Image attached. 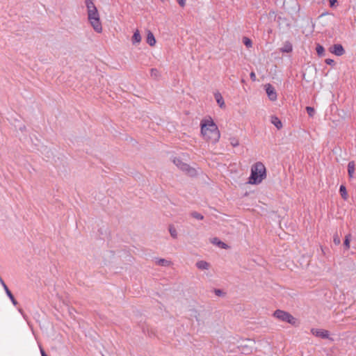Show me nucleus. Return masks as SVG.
<instances>
[{
    "label": "nucleus",
    "mask_w": 356,
    "mask_h": 356,
    "mask_svg": "<svg viewBox=\"0 0 356 356\" xmlns=\"http://www.w3.org/2000/svg\"><path fill=\"white\" fill-rule=\"evenodd\" d=\"M200 125L201 134L207 141L214 144L219 140L220 137V131L211 118L202 120Z\"/></svg>",
    "instance_id": "f257e3e1"
},
{
    "label": "nucleus",
    "mask_w": 356,
    "mask_h": 356,
    "mask_svg": "<svg viewBox=\"0 0 356 356\" xmlns=\"http://www.w3.org/2000/svg\"><path fill=\"white\" fill-rule=\"evenodd\" d=\"M85 4L87 9L88 20L90 24L95 32L98 33H102V25L99 14L93 0H85Z\"/></svg>",
    "instance_id": "f03ea898"
},
{
    "label": "nucleus",
    "mask_w": 356,
    "mask_h": 356,
    "mask_svg": "<svg viewBox=\"0 0 356 356\" xmlns=\"http://www.w3.org/2000/svg\"><path fill=\"white\" fill-rule=\"evenodd\" d=\"M266 177V170L261 162H257L251 167V173L248 183L250 184H259Z\"/></svg>",
    "instance_id": "7ed1b4c3"
},
{
    "label": "nucleus",
    "mask_w": 356,
    "mask_h": 356,
    "mask_svg": "<svg viewBox=\"0 0 356 356\" xmlns=\"http://www.w3.org/2000/svg\"><path fill=\"white\" fill-rule=\"evenodd\" d=\"M273 316L281 321L288 323L293 325L296 323V319L291 314L281 309L275 311Z\"/></svg>",
    "instance_id": "20e7f679"
},
{
    "label": "nucleus",
    "mask_w": 356,
    "mask_h": 356,
    "mask_svg": "<svg viewBox=\"0 0 356 356\" xmlns=\"http://www.w3.org/2000/svg\"><path fill=\"white\" fill-rule=\"evenodd\" d=\"M174 164L181 170L185 172L191 177L196 175V170L191 168L188 164L184 163L179 158H174Z\"/></svg>",
    "instance_id": "39448f33"
},
{
    "label": "nucleus",
    "mask_w": 356,
    "mask_h": 356,
    "mask_svg": "<svg viewBox=\"0 0 356 356\" xmlns=\"http://www.w3.org/2000/svg\"><path fill=\"white\" fill-rule=\"evenodd\" d=\"M264 87L268 99L273 102L275 101L277 98V95L275 88L270 83L266 84Z\"/></svg>",
    "instance_id": "423d86ee"
},
{
    "label": "nucleus",
    "mask_w": 356,
    "mask_h": 356,
    "mask_svg": "<svg viewBox=\"0 0 356 356\" xmlns=\"http://www.w3.org/2000/svg\"><path fill=\"white\" fill-rule=\"evenodd\" d=\"M329 51L337 56H341L345 54V49L341 44H335L329 48Z\"/></svg>",
    "instance_id": "0eeeda50"
},
{
    "label": "nucleus",
    "mask_w": 356,
    "mask_h": 356,
    "mask_svg": "<svg viewBox=\"0 0 356 356\" xmlns=\"http://www.w3.org/2000/svg\"><path fill=\"white\" fill-rule=\"evenodd\" d=\"M0 283L1 284L2 286L3 287L7 296H8V298H10V300H11L12 303L15 306L17 305V301L15 300V297L13 296V293H11V291L9 290V289L8 288L7 285L5 284L4 281L3 280V279L1 278V277L0 276Z\"/></svg>",
    "instance_id": "6e6552de"
},
{
    "label": "nucleus",
    "mask_w": 356,
    "mask_h": 356,
    "mask_svg": "<svg viewBox=\"0 0 356 356\" xmlns=\"http://www.w3.org/2000/svg\"><path fill=\"white\" fill-rule=\"evenodd\" d=\"M311 332L316 337H318L322 339H327L329 337V332L325 330L312 328L311 330Z\"/></svg>",
    "instance_id": "1a4fd4ad"
},
{
    "label": "nucleus",
    "mask_w": 356,
    "mask_h": 356,
    "mask_svg": "<svg viewBox=\"0 0 356 356\" xmlns=\"http://www.w3.org/2000/svg\"><path fill=\"white\" fill-rule=\"evenodd\" d=\"M146 41L147 43L151 47L154 46L156 44V39L154 35L150 31H148L147 32Z\"/></svg>",
    "instance_id": "9d476101"
},
{
    "label": "nucleus",
    "mask_w": 356,
    "mask_h": 356,
    "mask_svg": "<svg viewBox=\"0 0 356 356\" xmlns=\"http://www.w3.org/2000/svg\"><path fill=\"white\" fill-rule=\"evenodd\" d=\"M355 169V162L350 161L348 164V174L349 178L352 179L354 177Z\"/></svg>",
    "instance_id": "9b49d317"
},
{
    "label": "nucleus",
    "mask_w": 356,
    "mask_h": 356,
    "mask_svg": "<svg viewBox=\"0 0 356 356\" xmlns=\"http://www.w3.org/2000/svg\"><path fill=\"white\" fill-rule=\"evenodd\" d=\"M270 122L277 129L282 128V122L277 116H272Z\"/></svg>",
    "instance_id": "f8f14e48"
},
{
    "label": "nucleus",
    "mask_w": 356,
    "mask_h": 356,
    "mask_svg": "<svg viewBox=\"0 0 356 356\" xmlns=\"http://www.w3.org/2000/svg\"><path fill=\"white\" fill-rule=\"evenodd\" d=\"M214 97L218 106L220 108L225 107V102L220 92H216L214 94Z\"/></svg>",
    "instance_id": "ddd939ff"
},
{
    "label": "nucleus",
    "mask_w": 356,
    "mask_h": 356,
    "mask_svg": "<svg viewBox=\"0 0 356 356\" xmlns=\"http://www.w3.org/2000/svg\"><path fill=\"white\" fill-rule=\"evenodd\" d=\"M195 265L200 270H207L209 268V264L203 260L198 261Z\"/></svg>",
    "instance_id": "4468645a"
},
{
    "label": "nucleus",
    "mask_w": 356,
    "mask_h": 356,
    "mask_svg": "<svg viewBox=\"0 0 356 356\" xmlns=\"http://www.w3.org/2000/svg\"><path fill=\"white\" fill-rule=\"evenodd\" d=\"M132 43L135 44L136 43H139L141 41V36L138 30H136L132 36Z\"/></svg>",
    "instance_id": "2eb2a0df"
},
{
    "label": "nucleus",
    "mask_w": 356,
    "mask_h": 356,
    "mask_svg": "<svg viewBox=\"0 0 356 356\" xmlns=\"http://www.w3.org/2000/svg\"><path fill=\"white\" fill-rule=\"evenodd\" d=\"M339 193L344 200H347L348 198V195L347 193L346 188L344 185H341L339 187Z\"/></svg>",
    "instance_id": "dca6fc26"
},
{
    "label": "nucleus",
    "mask_w": 356,
    "mask_h": 356,
    "mask_svg": "<svg viewBox=\"0 0 356 356\" xmlns=\"http://www.w3.org/2000/svg\"><path fill=\"white\" fill-rule=\"evenodd\" d=\"M212 243L217 245L218 246L220 247L223 249H227L228 248V245L225 243L224 242L220 241L218 238H213L211 241Z\"/></svg>",
    "instance_id": "f3484780"
},
{
    "label": "nucleus",
    "mask_w": 356,
    "mask_h": 356,
    "mask_svg": "<svg viewBox=\"0 0 356 356\" xmlns=\"http://www.w3.org/2000/svg\"><path fill=\"white\" fill-rule=\"evenodd\" d=\"M156 264L161 266H168L171 262L165 259H156Z\"/></svg>",
    "instance_id": "a211bd4d"
},
{
    "label": "nucleus",
    "mask_w": 356,
    "mask_h": 356,
    "mask_svg": "<svg viewBox=\"0 0 356 356\" xmlns=\"http://www.w3.org/2000/svg\"><path fill=\"white\" fill-rule=\"evenodd\" d=\"M316 51L318 56L323 57L325 56V49L322 45L317 44Z\"/></svg>",
    "instance_id": "6ab92c4d"
},
{
    "label": "nucleus",
    "mask_w": 356,
    "mask_h": 356,
    "mask_svg": "<svg viewBox=\"0 0 356 356\" xmlns=\"http://www.w3.org/2000/svg\"><path fill=\"white\" fill-rule=\"evenodd\" d=\"M169 232L170 234V236L173 238H177V229H175V227L172 225H170L169 226Z\"/></svg>",
    "instance_id": "aec40b11"
},
{
    "label": "nucleus",
    "mask_w": 356,
    "mask_h": 356,
    "mask_svg": "<svg viewBox=\"0 0 356 356\" xmlns=\"http://www.w3.org/2000/svg\"><path fill=\"white\" fill-rule=\"evenodd\" d=\"M191 216L193 218H195L197 220H203L204 219V216L201 213H198L197 211L191 212Z\"/></svg>",
    "instance_id": "412c9836"
},
{
    "label": "nucleus",
    "mask_w": 356,
    "mask_h": 356,
    "mask_svg": "<svg viewBox=\"0 0 356 356\" xmlns=\"http://www.w3.org/2000/svg\"><path fill=\"white\" fill-rule=\"evenodd\" d=\"M306 111L309 117H313L315 114V110L313 107L307 106Z\"/></svg>",
    "instance_id": "4be33fe9"
},
{
    "label": "nucleus",
    "mask_w": 356,
    "mask_h": 356,
    "mask_svg": "<svg viewBox=\"0 0 356 356\" xmlns=\"http://www.w3.org/2000/svg\"><path fill=\"white\" fill-rule=\"evenodd\" d=\"M350 235L346 236L345 240L343 242V245H344L346 249H347V250L350 248Z\"/></svg>",
    "instance_id": "5701e85b"
},
{
    "label": "nucleus",
    "mask_w": 356,
    "mask_h": 356,
    "mask_svg": "<svg viewBox=\"0 0 356 356\" xmlns=\"http://www.w3.org/2000/svg\"><path fill=\"white\" fill-rule=\"evenodd\" d=\"M243 43L247 47H251L252 44L251 40L246 37L243 38Z\"/></svg>",
    "instance_id": "b1692460"
},
{
    "label": "nucleus",
    "mask_w": 356,
    "mask_h": 356,
    "mask_svg": "<svg viewBox=\"0 0 356 356\" xmlns=\"http://www.w3.org/2000/svg\"><path fill=\"white\" fill-rule=\"evenodd\" d=\"M151 76L153 77H157L159 76V71L155 68L151 69Z\"/></svg>",
    "instance_id": "393cba45"
},
{
    "label": "nucleus",
    "mask_w": 356,
    "mask_h": 356,
    "mask_svg": "<svg viewBox=\"0 0 356 356\" xmlns=\"http://www.w3.org/2000/svg\"><path fill=\"white\" fill-rule=\"evenodd\" d=\"M291 51H292V47L291 44L285 46V48L284 49H282L283 52H286V53L291 52Z\"/></svg>",
    "instance_id": "a878e982"
},
{
    "label": "nucleus",
    "mask_w": 356,
    "mask_h": 356,
    "mask_svg": "<svg viewBox=\"0 0 356 356\" xmlns=\"http://www.w3.org/2000/svg\"><path fill=\"white\" fill-rule=\"evenodd\" d=\"M325 63L329 65H334L335 64V62L333 59L331 58H327L325 60Z\"/></svg>",
    "instance_id": "bb28decb"
},
{
    "label": "nucleus",
    "mask_w": 356,
    "mask_h": 356,
    "mask_svg": "<svg viewBox=\"0 0 356 356\" xmlns=\"http://www.w3.org/2000/svg\"><path fill=\"white\" fill-rule=\"evenodd\" d=\"M230 143L233 147H237L239 144L238 140L235 138L232 139Z\"/></svg>",
    "instance_id": "cd10ccee"
},
{
    "label": "nucleus",
    "mask_w": 356,
    "mask_h": 356,
    "mask_svg": "<svg viewBox=\"0 0 356 356\" xmlns=\"http://www.w3.org/2000/svg\"><path fill=\"white\" fill-rule=\"evenodd\" d=\"M333 241L334 243L336 244V245H339L340 243V238H339V236L337 235L334 236V239H333Z\"/></svg>",
    "instance_id": "c85d7f7f"
},
{
    "label": "nucleus",
    "mask_w": 356,
    "mask_h": 356,
    "mask_svg": "<svg viewBox=\"0 0 356 356\" xmlns=\"http://www.w3.org/2000/svg\"><path fill=\"white\" fill-rule=\"evenodd\" d=\"M179 5L184 8L186 6V0H177Z\"/></svg>",
    "instance_id": "c756f323"
},
{
    "label": "nucleus",
    "mask_w": 356,
    "mask_h": 356,
    "mask_svg": "<svg viewBox=\"0 0 356 356\" xmlns=\"http://www.w3.org/2000/svg\"><path fill=\"white\" fill-rule=\"evenodd\" d=\"M250 77L252 81H255L257 79L256 74L254 72H251L250 74Z\"/></svg>",
    "instance_id": "7c9ffc66"
},
{
    "label": "nucleus",
    "mask_w": 356,
    "mask_h": 356,
    "mask_svg": "<svg viewBox=\"0 0 356 356\" xmlns=\"http://www.w3.org/2000/svg\"><path fill=\"white\" fill-rule=\"evenodd\" d=\"M214 292H215V294L218 296H220L223 294L222 291L220 289H215Z\"/></svg>",
    "instance_id": "2f4dec72"
},
{
    "label": "nucleus",
    "mask_w": 356,
    "mask_h": 356,
    "mask_svg": "<svg viewBox=\"0 0 356 356\" xmlns=\"http://www.w3.org/2000/svg\"><path fill=\"white\" fill-rule=\"evenodd\" d=\"M337 2V0H330V4L331 7H333L335 6V3Z\"/></svg>",
    "instance_id": "473e14b6"
},
{
    "label": "nucleus",
    "mask_w": 356,
    "mask_h": 356,
    "mask_svg": "<svg viewBox=\"0 0 356 356\" xmlns=\"http://www.w3.org/2000/svg\"><path fill=\"white\" fill-rule=\"evenodd\" d=\"M40 353H41L42 356H43L44 354H46L44 350L42 348H40Z\"/></svg>",
    "instance_id": "72a5a7b5"
},
{
    "label": "nucleus",
    "mask_w": 356,
    "mask_h": 356,
    "mask_svg": "<svg viewBox=\"0 0 356 356\" xmlns=\"http://www.w3.org/2000/svg\"><path fill=\"white\" fill-rule=\"evenodd\" d=\"M23 129H25V127H23V128H20V130H23Z\"/></svg>",
    "instance_id": "f704fd0d"
},
{
    "label": "nucleus",
    "mask_w": 356,
    "mask_h": 356,
    "mask_svg": "<svg viewBox=\"0 0 356 356\" xmlns=\"http://www.w3.org/2000/svg\"><path fill=\"white\" fill-rule=\"evenodd\" d=\"M43 356H47V354H44V355H43Z\"/></svg>",
    "instance_id": "c9c22d12"
}]
</instances>
